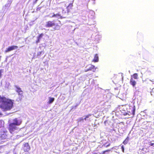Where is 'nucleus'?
I'll use <instances>...</instances> for the list:
<instances>
[{
	"instance_id": "nucleus-10",
	"label": "nucleus",
	"mask_w": 154,
	"mask_h": 154,
	"mask_svg": "<svg viewBox=\"0 0 154 154\" xmlns=\"http://www.w3.org/2000/svg\"><path fill=\"white\" fill-rule=\"evenodd\" d=\"M130 83L133 87H134L136 84V82L132 78H131L130 80Z\"/></svg>"
},
{
	"instance_id": "nucleus-21",
	"label": "nucleus",
	"mask_w": 154,
	"mask_h": 154,
	"mask_svg": "<svg viewBox=\"0 0 154 154\" xmlns=\"http://www.w3.org/2000/svg\"><path fill=\"white\" fill-rule=\"evenodd\" d=\"M110 151V149H107L106 150H105L104 151H103L101 153V154H104L106 152H109Z\"/></svg>"
},
{
	"instance_id": "nucleus-34",
	"label": "nucleus",
	"mask_w": 154,
	"mask_h": 154,
	"mask_svg": "<svg viewBox=\"0 0 154 154\" xmlns=\"http://www.w3.org/2000/svg\"><path fill=\"white\" fill-rule=\"evenodd\" d=\"M14 154H17V153H14Z\"/></svg>"
},
{
	"instance_id": "nucleus-30",
	"label": "nucleus",
	"mask_w": 154,
	"mask_h": 154,
	"mask_svg": "<svg viewBox=\"0 0 154 154\" xmlns=\"http://www.w3.org/2000/svg\"><path fill=\"white\" fill-rule=\"evenodd\" d=\"M84 119L85 120H87V118L86 117H85V118Z\"/></svg>"
},
{
	"instance_id": "nucleus-19",
	"label": "nucleus",
	"mask_w": 154,
	"mask_h": 154,
	"mask_svg": "<svg viewBox=\"0 0 154 154\" xmlns=\"http://www.w3.org/2000/svg\"><path fill=\"white\" fill-rule=\"evenodd\" d=\"M4 122L2 121H0V128L4 126Z\"/></svg>"
},
{
	"instance_id": "nucleus-4",
	"label": "nucleus",
	"mask_w": 154,
	"mask_h": 154,
	"mask_svg": "<svg viewBox=\"0 0 154 154\" xmlns=\"http://www.w3.org/2000/svg\"><path fill=\"white\" fill-rule=\"evenodd\" d=\"M17 125L12 122L10 123L8 125V129L9 132L11 134L17 129Z\"/></svg>"
},
{
	"instance_id": "nucleus-14",
	"label": "nucleus",
	"mask_w": 154,
	"mask_h": 154,
	"mask_svg": "<svg viewBox=\"0 0 154 154\" xmlns=\"http://www.w3.org/2000/svg\"><path fill=\"white\" fill-rule=\"evenodd\" d=\"M98 61V57L97 54H96L94 57V58L93 61L94 62H97Z\"/></svg>"
},
{
	"instance_id": "nucleus-25",
	"label": "nucleus",
	"mask_w": 154,
	"mask_h": 154,
	"mask_svg": "<svg viewBox=\"0 0 154 154\" xmlns=\"http://www.w3.org/2000/svg\"><path fill=\"white\" fill-rule=\"evenodd\" d=\"M149 145L150 146H154V143H150Z\"/></svg>"
},
{
	"instance_id": "nucleus-32",
	"label": "nucleus",
	"mask_w": 154,
	"mask_h": 154,
	"mask_svg": "<svg viewBox=\"0 0 154 154\" xmlns=\"http://www.w3.org/2000/svg\"><path fill=\"white\" fill-rule=\"evenodd\" d=\"M152 84L154 85V83H152Z\"/></svg>"
},
{
	"instance_id": "nucleus-23",
	"label": "nucleus",
	"mask_w": 154,
	"mask_h": 154,
	"mask_svg": "<svg viewBox=\"0 0 154 154\" xmlns=\"http://www.w3.org/2000/svg\"><path fill=\"white\" fill-rule=\"evenodd\" d=\"M91 114H88V115L86 116L85 117L87 118H88L89 116H91Z\"/></svg>"
},
{
	"instance_id": "nucleus-17",
	"label": "nucleus",
	"mask_w": 154,
	"mask_h": 154,
	"mask_svg": "<svg viewBox=\"0 0 154 154\" xmlns=\"http://www.w3.org/2000/svg\"><path fill=\"white\" fill-rule=\"evenodd\" d=\"M54 98L50 97L49 98V100L48 101V103L49 104L51 103L54 102Z\"/></svg>"
},
{
	"instance_id": "nucleus-1",
	"label": "nucleus",
	"mask_w": 154,
	"mask_h": 154,
	"mask_svg": "<svg viewBox=\"0 0 154 154\" xmlns=\"http://www.w3.org/2000/svg\"><path fill=\"white\" fill-rule=\"evenodd\" d=\"M13 100L0 95V108L3 111L10 110L13 107Z\"/></svg>"
},
{
	"instance_id": "nucleus-26",
	"label": "nucleus",
	"mask_w": 154,
	"mask_h": 154,
	"mask_svg": "<svg viewBox=\"0 0 154 154\" xmlns=\"http://www.w3.org/2000/svg\"><path fill=\"white\" fill-rule=\"evenodd\" d=\"M41 8V7H38L37 8V11H38V10H40V9Z\"/></svg>"
},
{
	"instance_id": "nucleus-22",
	"label": "nucleus",
	"mask_w": 154,
	"mask_h": 154,
	"mask_svg": "<svg viewBox=\"0 0 154 154\" xmlns=\"http://www.w3.org/2000/svg\"><path fill=\"white\" fill-rule=\"evenodd\" d=\"M121 148H122V152H124V148L123 146H122Z\"/></svg>"
},
{
	"instance_id": "nucleus-5",
	"label": "nucleus",
	"mask_w": 154,
	"mask_h": 154,
	"mask_svg": "<svg viewBox=\"0 0 154 154\" xmlns=\"http://www.w3.org/2000/svg\"><path fill=\"white\" fill-rule=\"evenodd\" d=\"M18 48V47L16 45H13L10 46L6 49L5 51V52L7 53L13 50H16Z\"/></svg>"
},
{
	"instance_id": "nucleus-31",
	"label": "nucleus",
	"mask_w": 154,
	"mask_h": 154,
	"mask_svg": "<svg viewBox=\"0 0 154 154\" xmlns=\"http://www.w3.org/2000/svg\"><path fill=\"white\" fill-rule=\"evenodd\" d=\"M2 115V113L0 112V116Z\"/></svg>"
},
{
	"instance_id": "nucleus-27",
	"label": "nucleus",
	"mask_w": 154,
	"mask_h": 154,
	"mask_svg": "<svg viewBox=\"0 0 154 154\" xmlns=\"http://www.w3.org/2000/svg\"><path fill=\"white\" fill-rule=\"evenodd\" d=\"M110 143L108 144V145H106V147H108V146H110Z\"/></svg>"
},
{
	"instance_id": "nucleus-12",
	"label": "nucleus",
	"mask_w": 154,
	"mask_h": 154,
	"mask_svg": "<svg viewBox=\"0 0 154 154\" xmlns=\"http://www.w3.org/2000/svg\"><path fill=\"white\" fill-rule=\"evenodd\" d=\"M59 17L60 19H62L63 17L61 16V15L59 13H57L56 14H54L51 17Z\"/></svg>"
},
{
	"instance_id": "nucleus-6",
	"label": "nucleus",
	"mask_w": 154,
	"mask_h": 154,
	"mask_svg": "<svg viewBox=\"0 0 154 154\" xmlns=\"http://www.w3.org/2000/svg\"><path fill=\"white\" fill-rule=\"evenodd\" d=\"M13 123L17 126L20 125L22 123V120L21 119H18L17 118H15L13 119L12 120Z\"/></svg>"
},
{
	"instance_id": "nucleus-9",
	"label": "nucleus",
	"mask_w": 154,
	"mask_h": 154,
	"mask_svg": "<svg viewBox=\"0 0 154 154\" xmlns=\"http://www.w3.org/2000/svg\"><path fill=\"white\" fill-rule=\"evenodd\" d=\"M73 6L72 3H70L69 5L66 7L67 11V12H69L71 9H72Z\"/></svg>"
},
{
	"instance_id": "nucleus-11",
	"label": "nucleus",
	"mask_w": 154,
	"mask_h": 154,
	"mask_svg": "<svg viewBox=\"0 0 154 154\" xmlns=\"http://www.w3.org/2000/svg\"><path fill=\"white\" fill-rule=\"evenodd\" d=\"M43 35L44 34L42 33L38 35V36L37 37V40L36 42V43H38L39 42L40 39L42 37Z\"/></svg>"
},
{
	"instance_id": "nucleus-28",
	"label": "nucleus",
	"mask_w": 154,
	"mask_h": 154,
	"mask_svg": "<svg viewBox=\"0 0 154 154\" xmlns=\"http://www.w3.org/2000/svg\"><path fill=\"white\" fill-rule=\"evenodd\" d=\"M83 120H84V119H83L82 118H81L80 119V121H83Z\"/></svg>"
},
{
	"instance_id": "nucleus-29",
	"label": "nucleus",
	"mask_w": 154,
	"mask_h": 154,
	"mask_svg": "<svg viewBox=\"0 0 154 154\" xmlns=\"http://www.w3.org/2000/svg\"><path fill=\"white\" fill-rule=\"evenodd\" d=\"M2 73V70H0V75L1 76Z\"/></svg>"
},
{
	"instance_id": "nucleus-13",
	"label": "nucleus",
	"mask_w": 154,
	"mask_h": 154,
	"mask_svg": "<svg viewBox=\"0 0 154 154\" xmlns=\"http://www.w3.org/2000/svg\"><path fill=\"white\" fill-rule=\"evenodd\" d=\"M94 69H95V66L93 65H91V66L88 69H85V72H86L88 71Z\"/></svg>"
},
{
	"instance_id": "nucleus-2",
	"label": "nucleus",
	"mask_w": 154,
	"mask_h": 154,
	"mask_svg": "<svg viewBox=\"0 0 154 154\" xmlns=\"http://www.w3.org/2000/svg\"><path fill=\"white\" fill-rule=\"evenodd\" d=\"M55 26L54 28V30H59L60 28V26L57 24H56L54 20L48 21L46 23L45 26L47 28H49Z\"/></svg>"
},
{
	"instance_id": "nucleus-8",
	"label": "nucleus",
	"mask_w": 154,
	"mask_h": 154,
	"mask_svg": "<svg viewBox=\"0 0 154 154\" xmlns=\"http://www.w3.org/2000/svg\"><path fill=\"white\" fill-rule=\"evenodd\" d=\"M15 87L16 88V91L18 93L19 95H20L21 96H23V92L21 90V89L17 85H15Z\"/></svg>"
},
{
	"instance_id": "nucleus-24",
	"label": "nucleus",
	"mask_w": 154,
	"mask_h": 154,
	"mask_svg": "<svg viewBox=\"0 0 154 154\" xmlns=\"http://www.w3.org/2000/svg\"><path fill=\"white\" fill-rule=\"evenodd\" d=\"M42 52V51H40L38 52L37 54V56H38L40 55Z\"/></svg>"
},
{
	"instance_id": "nucleus-33",
	"label": "nucleus",
	"mask_w": 154,
	"mask_h": 154,
	"mask_svg": "<svg viewBox=\"0 0 154 154\" xmlns=\"http://www.w3.org/2000/svg\"><path fill=\"white\" fill-rule=\"evenodd\" d=\"M38 0H36L35 2H36Z\"/></svg>"
},
{
	"instance_id": "nucleus-18",
	"label": "nucleus",
	"mask_w": 154,
	"mask_h": 154,
	"mask_svg": "<svg viewBox=\"0 0 154 154\" xmlns=\"http://www.w3.org/2000/svg\"><path fill=\"white\" fill-rule=\"evenodd\" d=\"M132 77L134 79H137L138 78V74L137 73H134L132 75Z\"/></svg>"
},
{
	"instance_id": "nucleus-16",
	"label": "nucleus",
	"mask_w": 154,
	"mask_h": 154,
	"mask_svg": "<svg viewBox=\"0 0 154 154\" xmlns=\"http://www.w3.org/2000/svg\"><path fill=\"white\" fill-rule=\"evenodd\" d=\"M12 2L11 0H8V1L7 3L5 5V7H9L11 5Z\"/></svg>"
},
{
	"instance_id": "nucleus-7",
	"label": "nucleus",
	"mask_w": 154,
	"mask_h": 154,
	"mask_svg": "<svg viewBox=\"0 0 154 154\" xmlns=\"http://www.w3.org/2000/svg\"><path fill=\"white\" fill-rule=\"evenodd\" d=\"M23 150L25 152H28L30 149V146H29V143H25L23 144Z\"/></svg>"
},
{
	"instance_id": "nucleus-20",
	"label": "nucleus",
	"mask_w": 154,
	"mask_h": 154,
	"mask_svg": "<svg viewBox=\"0 0 154 154\" xmlns=\"http://www.w3.org/2000/svg\"><path fill=\"white\" fill-rule=\"evenodd\" d=\"M128 137H127V138L123 141V143L125 145L127 143L128 141Z\"/></svg>"
},
{
	"instance_id": "nucleus-15",
	"label": "nucleus",
	"mask_w": 154,
	"mask_h": 154,
	"mask_svg": "<svg viewBox=\"0 0 154 154\" xmlns=\"http://www.w3.org/2000/svg\"><path fill=\"white\" fill-rule=\"evenodd\" d=\"M1 138L2 140H4L7 138V136L6 134H4L1 135Z\"/></svg>"
},
{
	"instance_id": "nucleus-3",
	"label": "nucleus",
	"mask_w": 154,
	"mask_h": 154,
	"mask_svg": "<svg viewBox=\"0 0 154 154\" xmlns=\"http://www.w3.org/2000/svg\"><path fill=\"white\" fill-rule=\"evenodd\" d=\"M127 111L130 113V115H132L134 116L135 114V107L134 104H129L128 108L127 109Z\"/></svg>"
}]
</instances>
